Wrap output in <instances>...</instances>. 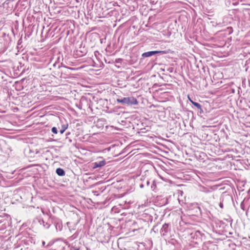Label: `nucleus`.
Listing matches in <instances>:
<instances>
[{
	"label": "nucleus",
	"instance_id": "nucleus-5",
	"mask_svg": "<svg viewBox=\"0 0 250 250\" xmlns=\"http://www.w3.org/2000/svg\"><path fill=\"white\" fill-rule=\"evenodd\" d=\"M154 55L156 54H166L168 53L166 50H156L154 51Z\"/></svg>",
	"mask_w": 250,
	"mask_h": 250
},
{
	"label": "nucleus",
	"instance_id": "nucleus-8",
	"mask_svg": "<svg viewBox=\"0 0 250 250\" xmlns=\"http://www.w3.org/2000/svg\"><path fill=\"white\" fill-rule=\"evenodd\" d=\"M67 128V125H62V128L60 130V133L61 134H63L64 133V132L65 131V130Z\"/></svg>",
	"mask_w": 250,
	"mask_h": 250
},
{
	"label": "nucleus",
	"instance_id": "nucleus-4",
	"mask_svg": "<svg viewBox=\"0 0 250 250\" xmlns=\"http://www.w3.org/2000/svg\"><path fill=\"white\" fill-rule=\"evenodd\" d=\"M56 173L59 176H63L64 175V170L61 168H58L56 169Z\"/></svg>",
	"mask_w": 250,
	"mask_h": 250
},
{
	"label": "nucleus",
	"instance_id": "nucleus-12",
	"mask_svg": "<svg viewBox=\"0 0 250 250\" xmlns=\"http://www.w3.org/2000/svg\"><path fill=\"white\" fill-rule=\"evenodd\" d=\"M42 245H44V244H45V242H44V241H42Z\"/></svg>",
	"mask_w": 250,
	"mask_h": 250
},
{
	"label": "nucleus",
	"instance_id": "nucleus-1",
	"mask_svg": "<svg viewBox=\"0 0 250 250\" xmlns=\"http://www.w3.org/2000/svg\"><path fill=\"white\" fill-rule=\"evenodd\" d=\"M117 102L119 103H122L128 105H136L138 102L136 98L133 97H124L122 99H117Z\"/></svg>",
	"mask_w": 250,
	"mask_h": 250
},
{
	"label": "nucleus",
	"instance_id": "nucleus-7",
	"mask_svg": "<svg viewBox=\"0 0 250 250\" xmlns=\"http://www.w3.org/2000/svg\"><path fill=\"white\" fill-rule=\"evenodd\" d=\"M191 104L196 106L198 109H201V105L198 103H196L193 102V101H191Z\"/></svg>",
	"mask_w": 250,
	"mask_h": 250
},
{
	"label": "nucleus",
	"instance_id": "nucleus-3",
	"mask_svg": "<svg viewBox=\"0 0 250 250\" xmlns=\"http://www.w3.org/2000/svg\"><path fill=\"white\" fill-rule=\"evenodd\" d=\"M154 55V51L145 52L142 54L144 57H149Z\"/></svg>",
	"mask_w": 250,
	"mask_h": 250
},
{
	"label": "nucleus",
	"instance_id": "nucleus-11",
	"mask_svg": "<svg viewBox=\"0 0 250 250\" xmlns=\"http://www.w3.org/2000/svg\"><path fill=\"white\" fill-rule=\"evenodd\" d=\"M220 207L221 208H223V205H222V204H221V203H220Z\"/></svg>",
	"mask_w": 250,
	"mask_h": 250
},
{
	"label": "nucleus",
	"instance_id": "nucleus-10",
	"mask_svg": "<svg viewBox=\"0 0 250 250\" xmlns=\"http://www.w3.org/2000/svg\"><path fill=\"white\" fill-rule=\"evenodd\" d=\"M188 99L189 100V101L191 102V101H192L189 97V96H188Z\"/></svg>",
	"mask_w": 250,
	"mask_h": 250
},
{
	"label": "nucleus",
	"instance_id": "nucleus-6",
	"mask_svg": "<svg viewBox=\"0 0 250 250\" xmlns=\"http://www.w3.org/2000/svg\"><path fill=\"white\" fill-rule=\"evenodd\" d=\"M95 165H96L97 167H103V166H104L105 165V162L104 160V161H100V162H99L98 163H96Z\"/></svg>",
	"mask_w": 250,
	"mask_h": 250
},
{
	"label": "nucleus",
	"instance_id": "nucleus-9",
	"mask_svg": "<svg viewBox=\"0 0 250 250\" xmlns=\"http://www.w3.org/2000/svg\"><path fill=\"white\" fill-rule=\"evenodd\" d=\"M51 130L52 132L54 134H57L58 133V130L56 127H52Z\"/></svg>",
	"mask_w": 250,
	"mask_h": 250
},
{
	"label": "nucleus",
	"instance_id": "nucleus-2",
	"mask_svg": "<svg viewBox=\"0 0 250 250\" xmlns=\"http://www.w3.org/2000/svg\"><path fill=\"white\" fill-rule=\"evenodd\" d=\"M55 246L58 247L56 250H64V243L62 241H59L55 244Z\"/></svg>",
	"mask_w": 250,
	"mask_h": 250
}]
</instances>
